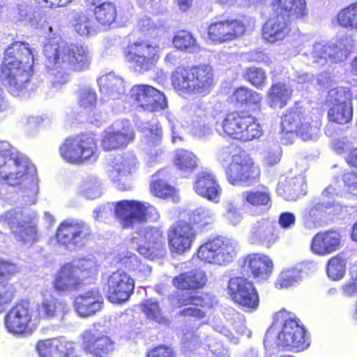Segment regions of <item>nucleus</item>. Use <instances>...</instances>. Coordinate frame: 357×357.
Wrapping results in <instances>:
<instances>
[{
  "instance_id": "1",
  "label": "nucleus",
  "mask_w": 357,
  "mask_h": 357,
  "mask_svg": "<svg viewBox=\"0 0 357 357\" xmlns=\"http://www.w3.org/2000/svg\"><path fill=\"white\" fill-rule=\"evenodd\" d=\"M43 53L45 66L50 70V79L56 88L70 80L71 71L84 70L91 64V56L86 47L55 38L45 44Z\"/></svg>"
},
{
  "instance_id": "2",
  "label": "nucleus",
  "mask_w": 357,
  "mask_h": 357,
  "mask_svg": "<svg viewBox=\"0 0 357 357\" xmlns=\"http://www.w3.org/2000/svg\"><path fill=\"white\" fill-rule=\"evenodd\" d=\"M34 54L27 43L16 41L5 50L0 78L13 96H20L30 80Z\"/></svg>"
},
{
  "instance_id": "3",
  "label": "nucleus",
  "mask_w": 357,
  "mask_h": 357,
  "mask_svg": "<svg viewBox=\"0 0 357 357\" xmlns=\"http://www.w3.org/2000/svg\"><path fill=\"white\" fill-rule=\"evenodd\" d=\"M5 176L1 179L9 185L18 187L23 202L27 205L37 202L38 178L35 167L24 154L15 151L8 160Z\"/></svg>"
},
{
  "instance_id": "4",
  "label": "nucleus",
  "mask_w": 357,
  "mask_h": 357,
  "mask_svg": "<svg viewBox=\"0 0 357 357\" xmlns=\"http://www.w3.org/2000/svg\"><path fill=\"white\" fill-rule=\"evenodd\" d=\"M172 84L181 96H206L213 88L214 75L212 66L199 64L178 68L172 73Z\"/></svg>"
},
{
  "instance_id": "5",
  "label": "nucleus",
  "mask_w": 357,
  "mask_h": 357,
  "mask_svg": "<svg viewBox=\"0 0 357 357\" xmlns=\"http://www.w3.org/2000/svg\"><path fill=\"white\" fill-rule=\"evenodd\" d=\"M36 217L33 211L14 208L0 214V223L10 230L17 241L32 245L37 240V229L33 222Z\"/></svg>"
},
{
  "instance_id": "6",
  "label": "nucleus",
  "mask_w": 357,
  "mask_h": 357,
  "mask_svg": "<svg viewBox=\"0 0 357 357\" xmlns=\"http://www.w3.org/2000/svg\"><path fill=\"white\" fill-rule=\"evenodd\" d=\"M350 42L348 38H342L335 43H316L307 50L301 48L298 53L308 65H324L328 61L342 62L347 59L351 51Z\"/></svg>"
},
{
  "instance_id": "7",
  "label": "nucleus",
  "mask_w": 357,
  "mask_h": 357,
  "mask_svg": "<svg viewBox=\"0 0 357 357\" xmlns=\"http://www.w3.org/2000/svg\"><path fill=\"white\" fill-rule=\"evenodd\" d=\"M59 153L64 160L75 165L93 164L99 158L96 141L89 135L66 139L59 148Z\"/></svg>"
},
{
  "instance_id": "8",
  "label": "nucleus",
  "mask_w": 357,
  "mask_h": 357,
  "mask_svg": "<svg viewBox=\"0 0 357 357\" xmlns=\"http://www.w3.org/2000/svg\"><path fill=\"white\" fill-rule=\"evenodd\" d=\"M115 214L124 229H134L149 219L155 222L160 218L157 209L148 202L122 200L116 203Z\"/></svg>"
},
{
  "instance_id": "9",
  "label": "nucleus",
  "mask_w": 357,
  "mask_h": 357,
  "mask_svg": "<svg viewBox=\"0 0 357 357\" xmlns=\"http://www.w3.org/2000/svg\"><path fill=\"white\" fill-rule=\"evenodd\" d=\"M277 319H282V328L278 335V344L284 350L301 351L310 346L306 331L299 319L292 317L285 310L276 314Z\"/></svg>"
},
{
  "instance_id": "10",
  "label": "nucleus",
  "mask_w": 357,
  "mask_h": 357,
  "mask_svg": "<svg viewBox=\"0 0 357 357\" xmlns=\"http://www.w3.org/2000/svg\"><path fill=\"white\" fill-rule=\"evenodd\" d=\"M238 243L230 238H215L199 246L198 257L208 264L226 266L237 255Z\"/></svg>"
},
{
  "instance_id": "11",
  "label": "nucleus",
  "mask_w": 357,
  "mask_h": 357,
  "mask_svg": "<svg viewBox=\"0 0 357 357\" xmlns=\"http://www.w3.org/2000/svg\"><path fill=\"white\" fill-rule=\"evenodd\" d=\"M284 126L296 128V135L305 142L316 141L320 134L321 121L310 111L295 106L284 114Z\"/></svg>"
},
{
  "instance_id": "12",
  "label": "nucleus",
  "mask_w": 357,
  "mask_h": 357,
  "mask_svg": "<svg viewBox=\"0 0 357 357\" xmlns=\"http://www.w3.org/2000/svg\"><path fill=\"white\" fill-rule=\"evenodd\" d=\"M91 234L90 227L78 219H67L59 226L56 239L67 250H75L84 246Z\"/></svg>"
},
{
  "instance_id": "13",
  "label": "nucleus",
  "mask_w": 357,
  "mask_h": 357,
  "mask_svg": "<svg viewBox=\"0 0 357 357\" xmlns=\"http://www.w3.org/2000/svg\"><path fill=\"white\" fill-rule=\"evenodd\" d=\"M226 175L233 185H250L259 180V169L253 165L247 153L241 151L232 155Z\"/></svg>"
},
{
  "instance_id": "14",
  "label": "nucleus",
  "mask_w": 357,
  "mask_h": 357,
  "mask_svg": "<svg viewBox=\"0 0 357 357\" xmlns=\"http://www.w3.org/2000/svg\"><path fill=\"white\" fill-rule=\"evenodd\" d=\"M137 235L142 238V241L139 243L138 237L133 236L132 238V247L135 248L141 255L153 260L165 254V237L160 228L146 227L140 229Z\"/></svg>"
},
{
  "instance_id": "15",
  "label": "nucleus",
  "mask_w": 357,
  "mask_h": 357,
  "mask_svg": "<svg viewBox=\"0 0 357 357\" xmlns=\"http://www.w3.org/2000/svg\"><path fill=\"white\" fill-rule=\"evenodd\" d=\"M126 59L136 72L149 71L159 59L158 47L149 41L137 40L127 47Z\"/></svg>"
},
{
  "instance_id": "16",
  "label": "nucleus",
  "mask_w": 357,
  "mask_h": 357,
  "mask_svg": "<svg viewBox=\"0 0 357 357\" xmlns=\"http://www.w3.org/2000/svg\"><path fill=\"white\" fill-rule=\"evenodd\" d=\"M142 132V147L146 153V160L149 166L160 162L165 158L166 153L160 146L162 129L155 121L142 123L139 126Z\"/></svg>"
},
{
  "instance_id": "17",
  "label": "nucleus",
  "mask_w": 357,
  "mask_h": 357,
  "mask_svg": "<svg viewBox=\"0 0 357 357\" xmlns=\"http://www.w3.org/2000/svg\"><path fill=\"white\" fill-rule=\"evenodd\" d=\"M135 137L134 130L127 119L116 120L102 134L101 146L105 151L126 148Z\"/></svg>"
},
{
  "instance_id": "18",
  "label": "nucleus",
  "mask_w": 357,
  "mask_h": 357,
  "mask_svg": "<svg viewBox=\"0 0 357 357\" xmlns=\"http://www.w3.org/2000/svg\"><path fill=\"white\" fill-rule=\"evenodd\" d=\"M103 280L106 281L105 289L107 297L111 303L118 304L125 303L133 293L134 280L122 270L105 275Z\"/></svg>"
},
{
  "instance_id": "19",
  "label": "nucleus",
  "mask_w": 357,
  "mask_h": 357,
  "mask_svg": "<svg viewBox=\"0 0 357 357\" xmlns=\"http://www.w3.org/2000/svg\"><path fill=\"white\" fill-rule=\"evenodd\" d=\"M137 164L136 156L130 153L123 155H118L111 160L107 174L119 190H128L131 189V185L127 177L136 171Z\"/></svg>"
},
{
  "instance_id": "20",
  "label": "nucleus",
  "mask_w": 357,
  "mask_h": 357,
  "mask_svg": "<svg viewBox=\"0 0 357 357\" xmlns=\"http://www.w3.org/2000/svg\"><path fill=\"white\" fill-rule=\"evenodd\" d=\"M181 343L185 352H190L194 349L198 351L189 354V357H229L228 350L223 347L221 342L214 339H208L206 347L199 346V338L193 330L184 328Z\"/></svg>"
},
{
  "instance_id": "21",
  "label": "nucleus",
  "mask_w": 357,
  "mask_h": 357,
  "mask_svg": "<svg viewBox=\"0 0 357 357\" xmlns=\"http://www.w3.org/2000/svg\"><path fill=\"white\" fill-rule=\"evenodd\" d=\"M130 97L139 108L153 113L164 109L167 102L164 93L149 85H135L130 91Z\"/></svg>"
},
{
  "instance_id": "22",
  "label": "nucleus",
  "mask_w": 357,
  "mask_h": 357,
  "mask_svg": "<svg viewBox=\"0 0 357 357\" xmlns=\"http://www.w3.org/2000/svg\"><path fill=\"white\" fill-rule=\"evenodd\" d=\"M31 313L32 310L28 301H22L17 303L4 317L6 331L16 336L27 333L31 321Z\"/></svg>"
},
{
  "instance_id": "23",
  "label": "nucleus",
  "mask_w": 357,
  "mask_h": 357,
  "mask_svg": "<svg viewBox=\"0 0 357 357\" xmlns=\"http://www.w3.org/2000/svg\"><path fill=\"white\" fill-rule=\"evenodd\" d=\"M196 236V231L188 222L179 221L170 227L167 232L170 250L183 254L191 248Z\"/></svg>"
},
{
  "instance_id": "24",
  "label": "nucleus",
  "mask_w": 357,
  "mask_h": 357,
  "mask_svg": "<svg viewBox=\"0 0 357 357\" xmlns=\"http://www.w3.org/2000/svg\"><path fill=\"white\" fill-rule=\"evenodd\" d=\"M245 31L244 24L237 20L215 22L208 27L209 38L218 43L231 40L242 36Z\"/></svg>"
},
{
  "instance_id": "25",
  "label": "nucleus",
  "mask_w": 357,
  "mask_h": 357,
  "mask_svg": "<svg viewBox=\"0 0 357 357\" xmlns=\"http://www.w3.org/2000/svg\"><path fill=\"white\" fill-rule=\"evenodd\" d=\"M82 349L96 357L107 354L114 349V342L107 335L98 329L85 331L82 335Z\"/></svg>"
},
{
  "instance_id": "26",
  "label": "nucleus",
  "mask_w": 357,
  "mask_h": 357,
  "mask_svg": "<svg viewBox=\"0 0 357 357\" xmlns=\"http://www.w3.org/2000/svg\"><path fill=\"white\" fill-rule=\"evenodd\" d=\"M172 305L177 307L189 305L180 311V314L184 317H193L203 318L205 313L203 310L198 308V306L211 307L212 301L209 295L192 296L188 294H178L172 301Z\"/></svg>"
},
{
  "instance_id": "27",
  "label": "nucleus",
  "mask_w": 357,
  "mask_h": 357,
  "mask_svg": "<svg viewBox=\"0 0 357 357\" xmlns=\"http://www.w3.org/2000/svg\"><path fill=\"white\" fill-rule=\"evenodd\" d=\"M193 189L198 195L213 203L217 204L220 200L222 188L211 172H202L197 174Z\"/></svg>"
},
{
  "instance_id": "28",
  "label": "nucleus",
  "mask_w": 357,
  "mask_h": 357,
  "mask_svg": "<svg viewBox=\"0 0 357 357\" xmlns=\"http://www.w3.org/2000/svg\"><path fill=\"white\" fill-rule=\"evenodd\" d=\"M341 235L335 230L319 232L312 238V251L318 255H330L340 248Z\"/></svg>"
},
{
  "instance_id": "29",
  "label": "nucleus",
  "mask_w": 357,
  "mask_h": 357,
  "mask_svg": "<svg viewBox=\"0 0 357 357\" xmlns=\"http://www.w3.org/2000/svg\"><path fill=\"white\" fill-rule=\"evenodd\" d=\"M278 239L276 228L271 221L261 219L253 225L251 228L249 241L252 244L271 247Z\"/></svg>"
},
{
  "instance_id": "30",
  "label": "nucleus",
  "mask_w": 357,
  "mask_h": 357,
  "mask_svg": "<svg viewBox=\"0 0 357 357\" xmlns=\"http://www.w3.org/2000/svg\"><path fill=\"white\" fill-rule=\"evenodd\" d=\"M70 263L61 267L53 282L55 290L63 293H70L77 290L80 287L82 279Z\"/></svg>"
},
{
  "instance_id": "31",
  "label": "nucleus",
  "mask_w": 357,
  "mask_h": 357,
  "mask_svg": "<svg viewBox=\"0 0 357 357\" xmlns=\"http://www.w3.org/2000/svg\"><path fill=\"white\" fill-rule=\"evenodd\" d=\"M289 18L288 15L277 13L269 19L262 27L263 38L270 43L282 40L289 31Z\"/></svg>"
},
{
  "instance_id": "32",
  "label": "nucleus",
  "mask_w": 357,
  "mask_h": 357,
  "mask_svg": "<svg viewBox=\"0 0 357 357\" xmlns=\"http://www.w3.org/2000/svg\"><path fill=\"white\" fill-rule=\"evenodd\" d=\"M103 298L97 289H92L79 295L75 300V308L83 317H89L102 308Z\"/></svg>"
},
{
  "instance_id": "33",
  "label": "nucleus",
  "mask_w": 357,
  "mask_h": 357,
  "mask_svg": "<svg viewBox=\"0 0 357 357\" xmlns=\"http://www.w3.org/2000/svg\"><path fill=\"white\" fill-rule=\"evenodd\" d=\"M244 268L254 278L259 280H267L272 273L273 264L268 256L253 253L250 254L245 258Z\"/></svg>"
},
{
  "instance_id": "34",
  "label": "nucleus",
  "mask_w": 357,
  "mask_h": 357,
  "mask_svg": "<svg viewBox=\"0 0 357 357\" xmlns=\"http://www.w3.org/2000/svg\"><path fill=\"white\" fill-rule=\"evenodd\" d=\"M278 194L285 200L293 201L307 192V184L302 175L294 177H287L284 181H280L277 188Z\"/></svg>"
},
{
  "instance_id": "35",
  "label": "nucleus",
  "mask_w": 357,
  "mask_h": 357,
  "mask_svg": "<svg viewBox=\"0 0 357 357\" xmlns=\"http://www.w3.org/2000/svg\"><path fill=\"white\" fill-rule=\"evenodd\" d=\"M17 9L18 19L25 25L33 29L47 28L50 31H52V26L47 24L46 15L40 9L26 3L20 4Z\"/></svg>"
},
{
  "instance_id": "36",
  "label": "nucleus",
  "mask_w": 357,
  "mask_h": 357,
  "mask_svg": "<svg viewBox=\"0 0 357 357\" xmlns=\"http://www.w3.org/2000/svg\"><path fill=\"white\" fill-rule=\"evenodd\" d=\"M98 84L105 99H119L126 91L123 79L114 73H109L99 77Z\"/></svg>"
},
{
  "instance_id": "37",
  "label": "nucleus",
  "mask_w": 357,
  "mask_h": 357,
  "mask_svg": "<svg viewBox=\"0 0 357 357\" xmlns=\"http://www.w3.org/2000/svg\"><path fill=\"white\" fill-rule=\"evenodd\" d=\"M246 114L244 112H231L226 115L221 122H216L215 129L219 135L228 136L238 139Z\"/></svg>"
},
{
  "instance_id": "38",
  "label": "nucleus",
  "mask_w": 357,
  "mask_h": 357,
  "mask_svg": "<svg viewBox=\"0 0 357 357\" xmlns=\"http://www.w3.org/2000/svg\"><path fill=\"white\" fill-rule=\"evenodd\" d=\"M333 208V213L338 214L341 206L334 202H317L312 206L308 207L303 212V221L307 229H312L319 224L321 214L327 210Z\"/></svg>"
},
{
  "instance_id": "39",
  "label": "nucleus",
  "mask_w": 357,
  "mask_h": 357,
  "mask_svg": "<svg viewBox=\"0 0 357 357\" xmlns=\"http://www.w3.org/2000/svg\"><path fill=\"white\" fill-rule=\"evenodd\" d=\"M37 312L42 319L58 318L63 320L68 312V308L66 303L50 296L43 298L41 303L38 305Z\"/></svg>"
},
{
  "instance_id": "40",
  "label": "nucleus",
  "mask_w": 357,
  "mask_h": 357,
  "mask_svg": "<svg viewBox=\"0 0 357 357\" xmlns=\"http://www.w3.org/2000/svg\"><path fill=\"white\" fill-rule=\"evenodd\" d=\"M207 277L205 272L200 269H195L180 274L173 279V284L180 289H196L202 288L206 283Z\"/></svg>"
},
{
  "instance_id": "41",
  "label": "nucleus",
  "mask_w": 357,
  "mask_h": 357,
  "mask_svg": "<svg viewBox=\"0 0 357 357\" xmlns=\"http://www.w3.org/2000/svg\"><path fill=\"white\" fill-rule=\"evenodd\" d=\"M115 261L121 268L132 271L140 278L146 277L151 272V267L143 264L139 257L131 252L127 251L119 254L115 258Z\"/></svg>"
},
{
  "instance_id": "42",
  "label": "nucleus",
  "mask_w": 357,
  "mask_h": 357,
  "mask_svg": "<svg viewBox=\"0 0 357 357\" xmlns=\"http://www.w3.org/2000/svg\"><path fill=\"white\" fill-rule=\"evenodd\" d=\"M273 5L277 13H282L295 17H302L307 15L305 0H273Z\"/></svg>"
},
{
  "instance_id": "43",
  "label": "nucleus",
  "mask_w": 357,
  "mask_h": 357,
  "mask_svg": "<svg viewBox=\"0 0 357 357\" xmlns=\"http://www.w3.org/2000/svg\"><path fill=\"white\" fill-rule=\"evenodd\" d=\"M70 22L75 31L82 36H91L97 33V26L91 16L82 12H73Z\"/></svg>"
},
{
  "instance_id": "44",
  "label": "nucleus",
  "mask_w": 357,
  "mask_h": 357,
  "mask_svg": "<svg viewBox=\"0 0 357 357\" xmlns=\"http://www.w3.org/2000/svg\"><path fill=\"white\" fill-rule=\"evenodd\" d=\"M199 159L192 151L179 149L174 156V164L183 176L192 174L197 167Z\"/></svg>"
},
{
  "instance_id": "45",
  "label": "nucleus",
  "mask_w": 357,
  "mask_h": 357,
  "mask_svg": "<svg viewBox=\"0 0 357 357\" xmlns=\"http://www.w3.org/2000/svg\"><path fill=\"white\" fill-rule=\"evenodd\" d=\"M77 192L79 195L88 199L98 198L102 193V182L96 176H86L79 184Z\"/></svg>"
},
{
  "instance_id": "46",
  "label": "nucleus",
  "mask_w": 357,
  "mask_h": 357,
  "mask_svg": "<svg viewBox=\"0 0 357 357\" xmlns=\"http://www.w3.org/2000/svg\"><path fill=\"white\" fill-rule=\"evenodd\" d=\"M262 135L263 130L257 119L251 114H246L238 132V140L250 142L259 139Z\"/></svg>"
},
{
  "instance_id": "47",
  "label": "nucleus",
  "mask_w": 357,
  "mask_h": 357,
  "mask_svg": "<svg viewBox=\"0 0 357 357\" xmlns=\"http://www.w3.org/2000/svg\"><path fill=\"white\" fill-rule=\"evenodd\" d=\"M172 42L177 50L187 53H197L200 50V47L196 38L191 33L185 30L178 31L175 34Z\"/></svg>"
},
{
  "instance_id": "48",
  "label": "nucleus",
  "mask_w": 357,
  "mask_h": 357,
  "mask_svg": "<svg viewBox=\"0 0 357 357\" xmlns=\"http://www.w3.org/2000/svg\"><path fill=\"white\" fill-rule=\"evenodd\" d=\"M291 89L285 84L277 83L273 85L268 92V97L273 107H284L291 96Z\"/></svg>"
},
{
  "instance_id": "49",
  "label": "nucleus",
  "mask_w": 357,
  "mask_h": 357,
  "mask_svg": "<svg viewBox=\"0 0 357 357\" xmlns=\"http://www.w3.org/2000/svg\"><path fill=\"white\" fill-rule=\"evenodd\" d=\"M96 20L104 26L111 25L117 16L116 7L114 3L105 1L94 8Z\"/></svg>"
},
{
  "instance_id": "50",
  "label": "nucleus",
  "mask_w": 357,
  "mask_h": 357,
  "mask_svg": "<svg viewBox=\"0 0 357 357\" xmlns=\"http://www.w3.org/2000/svg\"><path fill=\"white\" fill-rule=\"evenodd\" d=\"M238 304L245 312H252L259 307V297L256 288L251 285L240 296L234 301Z\"/></svg>"
},
{
  "instance_id": "51",
  "label": "nucleus",
  "mask_w": 357,
  "mask_h": 357,
  "mask_svg": "<svg viewBox=\"0 0 357 357\" xmlns=\"http://www.w3.org/2000/svg\"><path fill=\"white\" fill-rule=\"evenodd\" d=\"M353 116L351 104H343L332 106L328 112L331 121L345 124L351 121Z\"/></svg>"
},
{
  "instance_id": "52",
  "label": "nucleus",
  "mask_w": 357,
  "mask_h": 357,
  "mask_svg": "<svg viewBox=\"0 0 357 357\" xmlns=\"http://www.w3.org/2000/svg\"><path fill=\"white\" fill-rule=\"evenodd\" d=\"M337 20L342 27L357 29V1L342 8L337 14Z\"/></svg>"
},
{
  "instance_id": "53",
  "label": "nucleus",
  "mask_w": 357,
  "mask_h": 357,
  "mask_svg": "<svg viewBox=\"0 0 357 357\" xmlns=\"http://www.w3.org/2000/svg\"><path fill=\"white\" fill-rule=\"evenodd\" d=\"M191 224L199 229H204L206 226L212 224L215 220L214 212L206 207H199L194 210L189 216Z\"/></svg>"
},
{
  "instance_id": "54",
  "label": "nucleus",
  "mask_w": 357,
  "mask_h": 357,
  "mask_svg": "<svg viewBox=\"0 0 357 357\" xmlns=\"http://www.w3.org/2000/svg\"><path fill=\"white\" fill-rule=\"evenodd\" d=\"M70 264L73 265V268L77 271L76 273H77V275H81L82 280L84 278L96 274L97 272V261L93 255L74 259Z\"/></svg>"
},
{
  "instance_id": "55",
  "label": "nucleus",
  "mask_w": 357,
  "mask_h": 357,
  "mask_svg": "<svg viewBox=\"0 0 357 357\" xmlns=\"http://www.w3.org/2000/svg\"><path fill=\"white\" fill-rule=\"evenodd\" d=\"M352 94L347 87L338 86L328 91L326 102L332 106L343 104H351Z\"/></svg>"
},
{
  "instance_id": "56",
  "label": "nucleus",
  "mask_w": 357,
  "mask_h": 357,
  "mask_svg": "<svg viewBox=\"0 0 357 357\" xmlns=\"http://www.w3.org/2000/svg\"><path fill=\"white\" fill-rule=\"evenodd\" d=\"M243 198L248 204L254 206H270L271 197L266 188L261 190L245 191L243 193Z\"/></svg>"
},
{
  "instance_id": "57",
  "label": "nucleus",
  "mask_w": 357,
  "mask_h": 357,
  "mask_svg": "<svg viewBox=\"0 0 357 357\" xmlns=\"http://www.w3.org/2000/svg\"><path fill=\"white\" fill-rule=\"evenodd\" d=\"M301 279V271L298 268H290L281 272L275 282V285L279 289L288 288L299 282Z\"/></svg>"
},
{
  "instance_id": "58",
  "label": "nucleus",
  "mask_w": 357,
  "mask_h": 357,
  "mask_svg": "<svg viewBox=\"0 0 357 357\" xmlns=\"http://www.w3.org/2000/svg\"><path fill=\"white\" fill-rule=\"evenodd\" d=\"M346 261L340 256H335L328 260L326 267L328 277L334 281L341 280L345 275Z\"/></svg>"
},
{
  "instance_id": "59",
  "label": "nucleus",
  "mask_w": 357,
  "mask_h": 357,
  "mask_svg": "<svg viewBox=\"0 0 357 357\" xmlns=\"http://www.w3.org/2000/svg\"><path fill=\"white\" fill-rule=\"evenodd\" d=\"M232 98L241 105H256L261 100L259 93L245 87H240L233 93Z\"/></svg>"
},
{
  "instance_id": "60",
  "label": "nucleus",
  "mask_w": 357,
  "mask_h": 357,
  "mask_svg": "<svg viewBox=\"0 0 357 357\" xmlns=\"http://www.w3.org/2000/svg\"><path fill=\"white\" fill-rule=\"evenodd\" d=\"M77 101L84 109H92L96 105V93L91 86H83L77 91Z\"/></svg>"
},
{
  "instance_id": "61",
  "label": "nucleus",
  "mask_w": 357,
  "mask_h": 357,
  "mask_svg": "<svg viewBox=\"0 0 357 357\" xmlns=\"http://www.w3.org/2000/svg\"><path fill=\"white\" fill-rule=\"evenodd\" d=\"M140 309L146 317L158 323H165V319L162 317L161 309L158 302L154 299H148L141 303Z\"/></svg>"
},
{
  "instance_id": "62",
  "label": "nucleus",
  "mask_w": 357,
  "mask_h": 357,
  "mask_svg": "<svg viewBox=\"0 0 357 357\" xmlns=\"http://www.w3.org/2000/svg\"><path fill=\"white\" fill-rule=\"evenodd\" d=\"M53 340L54 357H81L75 352L74 344L64 337Z\"/></svg>"
},
{
  "instance_id": "63",
  "label": "nucleus",
  "mask_w": 357,
  "mask_h": 357,
  "mask_svg": "<svg viewBox=\"0 0 357 357\" xmlns=\"http://www.w3.org/2000/svg\"><path fill=\"white\" fill-rule=\"evenodd\" d=\"M253 284L247 279L241 277H235L229 280L227 285L228 294L232 301L240 296Z\"/></svg>"
},
{
  "instance_id": "64",
  "label": "nucleus",
  "mask_w": 357,
  "mask_h": 357,
  "mask_svg": "<svg viewBox=\"0 0 357 357\" xmlns=\"http://www.w3.org/2000/svg\"><path fill=\"white\" fill-rule=\"evenodd\" d=\"M196 113L197 117L200 118V120H197L194 123L192 129V134L199 138L210 135L212 132V130L208 124L206 114L201 109H199Z\"/></svg>"
}]
</instances>
